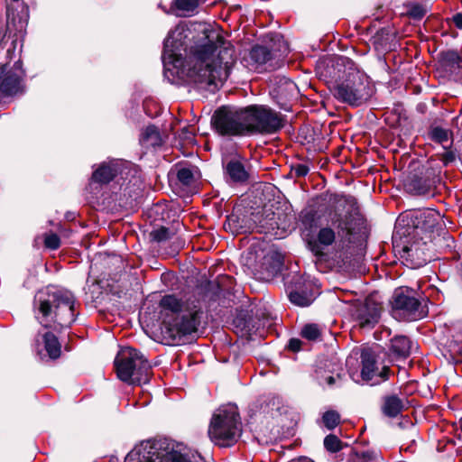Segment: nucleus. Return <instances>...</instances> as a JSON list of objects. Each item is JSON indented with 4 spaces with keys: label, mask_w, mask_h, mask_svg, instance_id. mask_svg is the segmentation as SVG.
Returning <instances> with one entry per match:
<instances>
[{
    "label": "nucleus",
    "mask_w": 462,
    "mask_h": 462,
    "mask_svg": "<svg viewBox=\"0 0 462 462\" xmlns=\"http://www.w3.org/2000/svg\"><path fill=\"white\" fill-rule=\"evenodd\" d=\"M166 70L187 75L199 88L214 92L227 79L235 63L233 45L205 24H178L164 41Z\"/></svg>",
    "instance_id": "1"
},
{
    "label": "nucleus",
    "mask_w": 462,
    "mask_h": 462,
    "mask_svg": "<svg viewBox=\"0 0 462 462\" xmlns=\"http://www.w3.org/2000/svg\"><path fill=\"white\" fill-rule=\"evenodd\" d=\"M334 209L329 213V226L321 227L317 234V242L310 245L311 251L322 260L324 248L333 245L337 236L342 242L351 243L353 236L361 233L365 220L358 211L356 199L352 196L335 195Z\"/></svg>",
    "instance_id": "2"
},
{
    "label": "nucleus",
    "mask_w": 462,
    "mask_h": 462,
    "mask_svg": "<svg viewBox=\"0 0 462 462\" xmlns=\"http://www.w3.org/2000/svg\"><path fill=\"white\" fill-rule=\"evenodd\" d=\"M75 304L76 299L71 291L48 286L34 296V317L45 328L60 332L75 321L79 314Z\"/></svg>",
    "instance_id": "3"
},
{
    "label": "nucleus",
    "mask_w": 462,
    "mask_h": 462,
    "mask_svg": "<svg viewBox=\"0 0 462 462\" xmlns=\"http://www.w3.org/2000/svg\"><path fill=\"white\" fill-rule=\"evenodd\" d=\"M162 310L170 311L163 321L162 333L169 344H180L182 338L196 332L199 325V307L184 302L174 295H165L160 301Z\"/></svg>",
    "instance_id": "4"
},
{
    "label": "nucleus",
    "mask_w": 462,
    "mask_h": 462,
    "mask_svg": "<svg viewBox=\"0 0 462 462\" xmlns=\"http://www.w3.org/2000/svg\"><path fill=\"white\" fill-rule=\"evenodd\" d=\"M337 71L330 72L334 79L330 90L336 99L351 106H359L372 97V88L364 72L345 60L337 63Z\"/></svg>",
    "instance_id": "5"
},
{
    "label": "nucleus",
    "mask_w": 462,
    "mask_h": 462,
    "mask_svg": "<svg viewBox=\"0 0 462 462\" xmlns=\"http://www.w3.org/2000/svg\"><path fill=\"white\" fill-rule=\"evenodd\" d=\"M199 456L167 439L141 442L125 457V462H201Z\"/></svg>",
    "instance_id": "6"
},
{
    "label": "nucleus",
    "mask_w": 462,
    "mask_h": 462,
    "mask_svg": "<svg viewBox=\"0 0 462 462\" xmlns=\"http://www.w3.org/2000/svg\"><path fill=\"white\" fill-rule=\"evenodd\" d=\"M235 404L218 408L210 421L208 435L211 440L221 447L232 446L241 434V422Z\"/></svg>",
    "instance_id": "7"
},
{
    "label": "nucleus",
    "mask_w": 462,
    "mask_h": 462,
    "mask_svg": "<svg viewBox=\"0 0 462 462\" xmlns=\"http://www.w3.org/2000/svg\"><path fill=\"white\" fill-rule=\"evenodd\" d=\"M117 376L130 384L146 383L150 380L151 365L143 355L133 347L122 348L115 359Z\"/></svg>",
    "instance_id": "8"
},
{
    "label": "nucleus",
    "mask_w": 462,
    "mask_h": 462,
    "mask_svg": "<svg viewBox=\"0 0 462 462\" xmlns=\"http://www.w3.org/2000/svg\"><path fill=\"white\" fill-rule=\"evenodd\" d=\"M248 135L273 134L282 127L280 115L266 106L253 105L244 108Z\"/></svg>",
    "instance_id": "9"
},
{
    "label": "nucleus",
    "mask_w": 462,
    "mask_h": 462,
    "mask_svg": "<svg viewBox=\"0 0 462 462\" xmlns=\"http://www.w3.org/2000/svg\"><path fill=\"white\" fill-rule=\"evenodd\" d=\"M428 313L426 303L414 296L410 289L395 291L393 301V315L394 318L411 321L424 318Z\"/></svg>",
    "instance_id": "10"
},
{
    "label": "nucleus",
    "mask_w": 462,
    "mask_h": 462,
    "mask_svg": "<svg viewBox=\"0 0 462 462\" xmlns=\"http://www.w3.org/2000/svg\"><path fill=\"white\" fill-rule=\"evenodd\" d=\"M212 121L217 132L221 135H248L244 108L221 107L215 112Z\"/></svg>",
    "instance_id": "11"
},
{
    "label": "nucleus",
    "mask_w": 462,
    "mask_h": 462,
    "mask_svg": "<svg viewBox=\"0 0 462 462\" xmlns=\"http://www.w3.org/2000/svg\"><path fill=\"white\" fill-rule=\"evenodd\" d=\"M134 171L137 173L136 167L129 162L113 160L109 162H103L92 174V180L96 182L106 184L111 181L116 175L127 179L128 174Z\"/></svg>",
    "instance_id": "12"
},
{
    "label": "nucleus",
    "mask_w": 462,
    "mask_h": 462,
    "mask_svg": "<svg viewBox=\"0 0 462 462\" xmlns=\"http://www.w3.org/2000/svg\"><path fill=\"white\" fill-rule=\"evenodd\" d=\"M382 307L381 305L367 298L365 301L353 304L351 313L357 325L363 328H372L378 323Z\"/></svg>",
    "instance_id": "13"
},
{
    "label": "nucleus",
    "mask_w": 462,
    "mask_h": 462,
    "mask_svg": "<svg viewBox=\"0 0 462 462\" xmlns=\"http://www.w3.org/2000/svg\"><path fill=\"white\" fill-rule=\"evenodd\" d=\"M362 370L361 377L371 385L379 384L388 379L390 369L378 363L375 356L370 350H364L361 354Z\"/></svg>",
    "instance_id": "14"
},
{
    "label": "nucleus",
    "mask_w": 462,
    "mask_h": 462,
    "mask_svg": "<svg viewBox=\"0 0 462 462\" xmlns=\"http://www.w3.org/2000/svg\"><path fill=\"white\" fill-rule=\"evenodd\" d=\"M224 172L227 180L233 183H245L250 177L249 167L240 155H235L224 162Z\"/></svg>",
    "instance_id": "15"
},
{
    "label": "nucleus",
    "mask_w": 462,
    "mask_h": 462,
    "mask_svg": "<svg viewBox=\"0 0 462 462\" xmlns=\"http://www.w3.org/2000/svg\"><path fill=\"white\" fill-rule=\"evenodd\" d=\"M289 299L296 306H310L315 299L312 284L310 282L303 281L301 277H297L294 285L289 287Z\"/></svg>",
    "instance_id": "16"
},
{
    "label": "nucleus",
    "mask_w": 462,
    "mask_h": 462,
    "mask_svg": "<svg viewBox=\"0 0 462 462\" xmlns=\"http://www.w3.org/2000/svg\"><path fill=\"white\" fill-rule=\"evenodd\" d=\"M254 226L259 233L270 234L279 228L276 215L272 210H263L262 213L253 214Z\"/></svg>",
    "instance_id": "17"
},
{
    "label": "nucleus",
    "mask_w": 462,
    "mask_h": 462,
    "mask_svg": "<svg viewBox=\"0 0 462 462\" xmlns=\"http://www.w3.org/2000/svg\"><path fill=\"white\" fill-rule=\"evenodd\" d=\"M283 264V259L281 254L277 252L268 253L262 264V268L264 270L263 273V279L270 280L274 277L282 269Z\"/></svg>",
    "instance_id": "18"
},
{
    "label": "nucleus",
    "mask_w": 462,
    "mask_h": 462,
    "mask_svg": "<svg viewBox=\"0 0 462 462\" xmlns=\"http://www.w3.org/2000/svg\"><path fill=\"white\" fill-rule=\"evenodd\" d=\"M421 245H425V243H413L411 245H404L402 248L403 254L402 257H405L406 260H411V262L416 261L414 265L416 267L421 266L428 262V258L421 248Z\"/></svg>",
    "instance_id": "19"
},
{
    "label": "nucleus",
    "mask_w": 462,
    "mask_h": 462,
    "mask_svg": "<svg viewBox=\"0 0 462 462\" xmlns=\"http://www.w3.org/2000/svg\"><path fill=\"white\" fill-rule=\"evenodd\" d=\"M404 399L394 394L385 396L382 407L383 412L388 417L395 418L404 409Z\"/></svg>",
    "instance_id": "20"
},
{
    "label": "nucleus",
    "mask_w": 462,
    "mask_h": 462,
    "mask_svg": "<svg viewBox=\"0 0 462 462\" xmlns=\"http://www.w3.org/2000/svg\"><path fill=\"white\" fill-rule=\"evenodd\" d=\"M21 89V77L14 72H8L0 82V91L5 96H14Z\"/></svg>",
    "instance_id": "21"
},
{
    "label": "nucleus",
    "mask_w": 462,
    "mask_h": 462,
    "mask_svg": "<svg viewBox=\"0 0 462 462\" xmlns=\"http://www.w3.org/2000/svg\"><path fill=\"white\" fill-rule=\"evenodd\" d=\"M140 143L145 147H156L162 143V136L158 128L154 125H148L140 134Z\"/></svg>",
    "instance_id": "22"
},
{
    "label": "nucleus",
    "mask_w": 462,
    "mask_h": 462,
    "mask_svg": "<svg viewBox=\"0 0 462 462\" xmlns=\"http://www.w3.org/2000/svg\"><path fill=\"white\" fill-rule=\"evenodd\" d=\"M439 61L446 70H453L462 67V57L453 50L440 52Z\"/></svg>",
    "instance_id": "23"
},
{
    "label": "nucleus",
    "mask_w": 462,
    "mask_h": 462,
    "mask_svg": "<svg viewBox=\"0 0 462 462\" xmlns=\"http://www.w3.org/2000/svg\"><path fill=\"white\" fill-rule=\"evenodd\" d=\"M411 342L404 336L394 337L391 339V350L401 357H407L411 353Z\"/></svg>",
    "instance_id": "24"
},
{
    "label": "nucleus",
    "mask_w": 462,
    "mask_h": 462,
    "mask_svg": "<svg viewBox=\"0 0 462 462\" xmlns=\"http://www.w3.org/2000/svg\"><path fill=\"white\" fill-rule=\"evenodd\" d=\"M277 97L287 98L292 97L297 92L296 84L285 78L280 79L277 88L273 89Z\"/></svg>",
    "instance_id": "25"
},
{
    "label": "nucleus",
    "mask_w": 462,
    "mask_h": 462,
    "mask_svg": "<svg viewBox=\"0 0 462 462\" xmlns=\"http://www.w3.org/2000/svg\"><path fill=\"white\" fill-rule=\"evenodd\" d=\"M43 341L49 356L52 359L58 358L60 355V344L57 337L51 332H47L43 335Z\"/></svg>",
    "instance_id": "26"
},
{
    "label": "nucleus",
    "mask_w": 462,
    "mask_h": 462,
    "mask_svg": "<svg viewBox=\"0 0 462 462\" xmlns=\"http://www.w3.org/2000/svg\"><path fill=\"white\" fill-rule=\"evenodd\" d=\"M273 56V52L269 48L261 45L254 46L250 51L251 59L257 64H264Z\"/></svg>",
    "instance_id": "27"
},
{
    "label": "nucleus",
    "mask_w": 462,
    "mask_h": 462,
    "mask_svg": "<svg viewBox=\"0 0 462 462\" xmlns=\"http://www.w3.org/2000/svg\"><path fill=\"white\" fill-rule=\"evenodd\" d=\"M301 336L308 340H318L321 336V328L317 324H307L302 328Z\"/></svg>",
    "instance_id": "28"
},
{
    "label": "nucleus",
    "mask_w": 462,
    "mask_h": 462,
    "mask_svg": "<svg viewBox=\"0 0 462 462\" xmlns=\"http://www.w3.org/2000/svg\"><path fill=\"white\" fill-rule=\"evenodd\" d=\"M340 421V415L336 411H328L322 416V423L328 430L335 429Z\"/></svg>",
    "instance_id": "29"
},
{
    "label": "nucleus",
    "mask_w": 462,
    "mask_h": 462,
    "mask_svg": "<svg viewBox=\"0 0 462 462\" xmlns=\"http://www.w3.org/2000/svg\"><path fill=\"white\" fill-rule=\"evenodd\" d=\"M430 135L431 140L441 143L443 147L447 149V147L444 145V143L447 142L449 138V132L448 130L437 126L431 129Z\"/></svg>",
    "instance_id": "30"
},
{
    "label": "nucleus",
    "mask_w": 462,
    "mask_h": 462,
    "mask_svg": "<svg viewBox=\"0 0 462 462\" xmlns=\"http://www.w3.org/2000/svg\"><path fill=\"white\" fill-rule=\"evenodd\" d=\"M324 447L328 451L335 453L341 450L342 442L336 435L329 434L324 439Z\"/></svg>",
    "instance_id": "31"
},
{
    "label": "nucleus",
    "mask_w": 462,
    "mask_h": 462,
    "mask_svg": "<svg viewBox=\"0 0 462 462\" xmlns=\"http://www.w3.org/2000/svg\"><path fill=\"white\" fill-rule=\"evenodd\" d=\"M152 240L156 242H164L171 238L172 233L164 226L157 228L150 234Z\"/></svg>",
    "instance_id": "32"
},
{
    "label": "nucleus",
    "mask_w": 462,
    "mask_h": 462,
    "mask_svg": "<svg viewBox=\"0 0 462 462\" xmlns=\"http://www.w3.org/2000/svg\"><path fill=\"white\" fill-rule=\"evenodd\" d=\"M411 185L418 195L428 194L431 188V185L428 181L422 180L421 179H414Z\"/></svg>",
    "instance_id": "33"
},
{
    "label": "nucleus",
    "mask_w": 462,
    "mask_h": 462,
    "mask_svg": "<svg viewBox=\"0 0 462 462\" xmlns=\"http://www.w3.org/2000/svg\"><path fill=\"white\" fill-rule=\"evenodd\" d=\"M178 180L186 186L190 185L194 181V174L189 168H181L177 173Z\"/></svg>",
    "instance_id": "34"
},
{
    "label": "nucleus",
    "mask_w": 462,
    "mask_h": 462,
    "mask_svg": "<svg viewBox=\"0 0 462 462\" xmlns=\"http://www.w3.org/2000/svg\"><path fill=\"white\" fill-rule=\"evenodd\" d=\"M44 245L47 248L56 250L60 245V237L54 233H49L45 235Z\"/></svg>",
    "instance_id": "35"
},
{
    "label": "nucleus",
    "mask_w": 462,
    "mask_h": 462,
    "mask_svg": "<svg viewBox=\"0 0 462 462\" xmlns=\"http://www.w3.org/2000/svg\"><path fill=\"white\" fill-rule=\"evenodd\" d=\"M425 9L419 5H412L409 10V15L416 20L421 19L425 15Z\"/></svg>",
    "instance_id": "36"
},
{
    "label": "nucleus",
    "mask_w": 462,
    "mask_h": 462,
    "mask_svg": "<svg viewBox=\"0 0 462 462\" xmlns=\"http://www.w3.org/2000/svg\"><path fill=\"white\" fill-rule=\"evenodd\" d=\"M380 457L374 452H364L361 456L362 462H378Z\"/></svg>",
    "instance_id": "37"
},
{
    "label": "nucleus",
    "mask_w": 462,
    "mask_h": 462,
    "mask_svg": "<svg viewBox=\"0 0 462 462\" xmlns=\"http://www.w3.org/2000/svg\"><path fill=\"white\" fill-rule=\"evenodd\" d=\"M456 159V154L452 151H445L441 155V162L444 165H448V163L454 162Z\"/></svg>",
    "instance_id": "38"
},
{
    "label": "nucleus",
    "mask_w": 462,
    "mask_h": 462,
    "mask_svg": "<svg viewBox=\"0 0 462 462\" xmlns=\"http://www.w3.org/2000/svg\"><path fill=\"white\" fill-rule=\"evenodd\" d=\"M310 169L305 164H298L294 167V171L296 176L298 177H304L308 174Z\"/></svg>",
    "instance_id": "39"
},
{
    "label": "nucleus",
    "mask_w": 462,
    "mask_h": 462,
    "mask_svg": "<svg viewBox=\"0 0 462 462\" xmlns=\"http://www.w3.org/2000/svg\"><path fill=\"white\" fill-rule=\"evenodd\" d=\"M288 347L291 351L297 352L301 347V341L300 339H298V338H291L289 341Z\"/></svg>",
    "instance_id": "40"
},
{
    "label": "nucleus",
    "mask_w": 462,
    "mask_h": 462,
    "mask_svg": "<svg viewBox=\"0 0 462 462\" xmlns=\"http://www.w3.org/2000/svg\"><path fill=\"white\" fill-rule=\"evenodd\" d=\"M454 24L458 28L462 29V14H457L452 18Z\"/></svg>",
    "instance_id": "41"
},
{
    "label": "nucleus",
    "mask_w": 462,
    "mask_h": 462,
    "mask_svg": "<svg viewBox=\"0 0 462 462\" xmlns=\"http://www.w3.org/2000/svg\"><path fill=\"white\" fill-rule=\"evenodd\" d=\"M416 218L417 219H422V218H425V219H429V222H430V213H424V212H419L416 214Z\"/></svg>",
    "instance_id": "42"
},
{
    "label": "nucleus",
    "mask_w": 462,
    "mask_h": 462,
    "mask_svg": "<svg viewBox=\"0 0 462 462\" xmlns=\"http://www.w3.org/2000/svg\"><path fill=\"white\" fill-rule=\"evenodd\" d=\"M336 379H337V378H336V377H334V376H331V375H330V376H328V377L326 378V383H327L328 385H333V384L335 383V382H336Z\"/></svg>",
    "instance_id": "43"
},
{
    "label": "nucleus",
    "mask_w": 462,
    "mask_h": 462,
    "mask_svg": "<svg viewBox=\"0 0 462 462\" xmlns=\"http://www.w3.org/2000/svg\"><path fill=\"white\" fill-rule=\"evenodd\" d=\"M381 334H385L386 337H389L390 336V330L385 328V329H383V331L381 332Z\"/></svg>",
    "instance_id": "44"
},
{
    "label": "nucleus",
    "mask_w": 462,
    "mask_h": 462,
    "mask_svg": "<svg viewBox=\"0 0 462 462\" xmlns=\"http://www.w3.org/2000/svg\"><path fill=\"white\" fill-rule=\"evenodd\" d=\"M377 334H378L377 332H375V333H374L375 337H376V338H378V339H381V338H382V337H377Z\"/></svg>",
    "instance_id": "45"
},
{
    "label": "nucleus",
    "mask_w": 462,
    "mask_h": 462,
    "mask_svg": "<svg viewBox=\"0 0 462 462\" xmlns=\"http://www.w3.org/2000/svg\"><path fill=\"white\" fill-rule=\"evenodd\" d=\"M275 37L278 38V40H280V38H281V36L279 34H276Z\"/></svg>",
    "instance_id": "46"
}]
</instances>
